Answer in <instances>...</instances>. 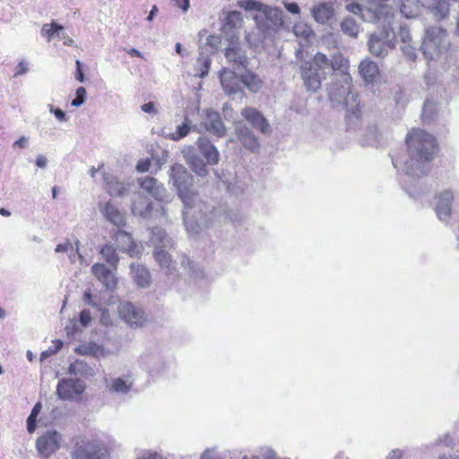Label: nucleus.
Returning a JSON list of instances; mask_svg holds the SVG:
<instances>
[{"label":"nucleus","instance_id":"1","mask_svg":"<svg viewBox=\"0 0 459 459\" xmlns=\"http://www.w3.org/2000/svg\"><path fill=\"white\" fill-rule=\"evenodd\" d=\"M349 61L342 54H334L331 59L326 55L317 52L310 62H306L300 65L301 77L307 91H316L321 88L322 80L327 74L335 72H341L343 76L344 82L350 89L351 84V77L347 73Z\"/></svg>","mask_w":459,"mask_h":459},{"label":"nucleus","instance_id":"2","mask_svg":"<svg viewBox=\"0 0 459 459\" xmlns=\"http://www.w3.org/2000/svg\"><path fill=\"white\" fill-rule=\"evenodd\" d=\"M113 440L108 437H77L74 439L72 459H109Z\"/></svg>","mask_w":459,"mask_h":459},{"label":"nucleus","instance_id":"3","mask_svg":"<svg viewBox=\"0 0 459 459\" xmlns=\"http://www.w3.org/2000/svg\"><path fill=\"white\" fill-rule=\"evenodd\" d=\"M406 144L417 160L430 161L438 152L436 138L420 128H412L406 136Z\"/></svg>","mask_w":459,"mask_h":459},{"label":"nucleus","instance_id":"4","mask_svg":"<svg viewBox=\"0 0 459 459\" xmlns=\"http://www.w3.org/2000/svg\"><path fill=\"white\" fill-rule=\"evenodd\" d=\"M117 312L122 320L134 327H142L146 323L144 311L129 301L121 302Z\"/></svg>","mask_w":459,"mask_h":459},{"label":"nucleus","instance_id":"5","mask_svg":"<svg viewBox=\"0 0 459 459\" xmlns=\"http://www.w3.org/2000/svg\"><path fill=\"white\" fill-rule=\"evenodd\" d=\"M85 385L79 379L63 378L56 386V394L62 400H74L84 392Z\"/></svg>","mask_w":459,"mask_h":459},{"label":"nucleus","instance_id":"6","mask_svg":"<svg viewBox=\"0 0 459 459\" xmlns=\"http://www.w3.org/2000/svg\"><path fill=\"white\" fill-rule=\"evenodd\" d=\"M60 447V437L56 431H48L38 437L36 448L44 458H48Z\"/></svg>","mask_w":459,"mask_h":459},{"label":"nucleus","instance_id":"7","mask_svg":"<svg viewBox=\"0 0 459 459\" xmlns=\"http://www.w3.org/2000/svg\"><path fill=\"white\" fill-rule=\"evenodd\" d=\"M201 126L205 131L218 138L225 135L226 129L218 112L206 111L201 122Z\"/></svg>","mask_w":459,"mask_h":459},{"label":"nucleus","instance_id":"8","mask_svg":"<svg viewBox=\"0 0 459 459\" xmlns=\"http://www.w3.org/2000/svg\"><path fill=\"white\" fill-rule=\"evenodd\" d=\"M114 240L117 248L130 256L137 255L140 253L139 247L132 236L124 230H117L114 235Z\"/></svg>","mask_w":459,"mask_h":459},{"label":"nucleus","instance_id":"9","mask_svg":"<svg viewBox=\"0 0 459 459\" xmlns=\"http://www.w3.org/2000/svg\"><path fill=\"white\" fill-rule=\"evenodd\" d=\"M242 117L254 127L265 134L269 131L270 126L263 114L254 108H245L241 111Z\"/></svg>","mask_w":459,"mask_h":459},{"label":"nucleus","instance_id":"10","mask_svg":"<svg viewBox=\"0 0 459 459\" xmlns=\"http://www.w3.org/2000/svg\"><path fill=\"white\" fill-rule=\"evenodd\" d=\"M91 272L93 275L108 290L116 289L117 279L111 270L103 264L97 263L92 265Z\"/></svg>","mask_w":459,"mask_h":459},{"label":"nucleus","instance_id":"11","mask_svg":"<svg viewBox=\"0 0 459 459\" xmlns=\"http://www.w3.org/2000/svg\"><path fill=\"white\" fill-rule=\"evenodd\" d=\"M436 212L440 220H446L450 217L452 212V203L454 195L450 190H445L437 196Z\"/></svg>","mask_w":459,"mask_h":459},{"label":"nucleus","instance_id":"12","mask_svg":"<svg viewBox=\"0 0 459 459\" xmlns=\"http://www.w3.org/2000/svg\"><path fill=\"white\" fill-rule=\"evenodd\" d=\"M221 83L228 94H233L240 90L241 77L235 72L224 69L221 73Z\"/></svg>","mask_w":459,"mask_h":459},{"label":"nucleus","instance_id":"13","mask_svg":"<svg viewBox=\"0 0 459 459\" xmlns=\"http://www.w3.org/2000/svg\"><path fill=\"white\" fill-rule=\"evenodd\" d=\"M186 179L184 181L176 180L178 195L185 205L188 208L194 206L197 195L192 192L186 186L187 181L193 180V178L184 171Z\"/></svg>","mask_w":459,"mask_h":459},{"label":"nucleus","instance_id":"14","mask_svg":"<svg viewBox=\"0 0 459 459\" xmlns=\"http://www.w3.org/2000/svg\"><path fill=\"white\" fill-rule=\"evenodd\" d=\"M196 144L201 154L206 159L207 162L212 165L218 163L219 152L206 137H199Z\"/></svg>","mask_w":459,"mask_h":459},{"label":"nucleus","instance_id":"15","mask_svg":"<svg viewBox=\"0 0 459 459\" xmlns=\"http://www.w3.org/2000/svg\"><path fill=\"white\" fill-rule=\"evenodd\" d=\"M139 184L142 189L146 191L155 199H162L165 188L156 178L152 177H145L139 179Z\"/></svg>","mask_w":459,"mask_h":459},{"label":"nucleus","instance_id":"16","mask_svg":"<svg viewBox=\"0 0 459 459\" xmlns=\"http://www.w3.org/2000/svg\"><path fill=\"white\" fill-rule=\"evenodd\" d=\"M361 77L367 82H373L379 75V68L374 61L369 59L362 60L359 65Z\"/></svg>","mask_w":459,"mask_h":459},{"label":"nucleus","instance_id":"17","mask_svg":"<svg viewBox=\"0 0 459 459\" xmlns=\"http://www.w3.org/2000/svg\"><path fill=\"white\" fill-rule=\"evenodd\" d=\"M243 17L241 13L238 11L229 12L222 27V30L226 35L233 33L235 30L242 28Z\"/></svg>","mask_w":459,"mask_h":459},{"label":"nucleus","instance_id":"18","mask_svg":"<svg viewBox=\"0 0 459 459\" xmlns=\"http://www.w3.org/2000/svg\"><path fill=\"white\" fill-rule=\"evenodd\" d=\"M100 210L113 224L117 226L125 224L124 216L111 202H107L103 205L100 204Z\"/></svg>","mask_w":459,"mask_h":459},{"label":"nucleus","instance_id":"19","mask_svg":"<svg viewBox=\"0 0 459 459\" xmlns=\"http://www.w3.org/2000/svg\"><path fill=\"white\" fill-rule=\"evenodd\" d=\"M238 137L241 143L251 152H255L259 150L260 144L257 138L247 127L239 128Z\"/></svg>","mask_w":459,"mask_h":459},{"label":"nucleus","instance_id":"20","mask_svg":"<svg viewBox=\"0 0 459 459\" xmlns=\"http://www.w3.org/2000/svg\"><path fill=\"white\" fill-rule=\"evenodd\" d=\"M131 273L134 282L141 288L147 287L151 282V274L148 269L141 264H132Z\"/></svg>","mask_w":459,"mask_h":459},{"label":"nucleus","instance_id":"21","mask_svg":"<svg viewBox=\"0 0 459 459\" xmlns=\"http://www.w3.org/2000/svg\"><path fill=\"white\" fill-rule=\"evenodd\" d=\"M312 14L316 21L320 23L328 22L333 14V8L327 4H319L312 9Z\"/></svg>","mask_w":459,"mask_h":459},{"label":"nucleus","instance_id":"22","mask_svg":"<svg viewBox=\"0 0 459 459\" xmlns=\"http://www.w3.org/2000/svg\"><path fill=\"white\" fill-rule=\"evenodd\" d=\"M446 37V31L440 28H432L428 30L427 36L424 39V47L426 48H431V46H435L438 48V45L441 43L442 39Z\"/></svg>","mask_w":459,"mask_h":459},{"label":"nucleus","instance_id":"23","mask_svg":"<svg viewBox=\"0 0 459 459\" xmlns=\"http://www.w3.org/2000/svg\"><path fill=\"white\" fill-rule=\"evenodd\" d=\"M225 56L228 61L238 65L239 66H246L247 59L244 55L243 51L238 47H230L225 50Z\"/></svg>","mask_w":459,"mask_h":459},{"label":"nucleus","instance_id":"24","mask_svg":"<svg viewBox=\"0 0 459 459\" xmlns=\"http://www.w3.org/2000/svg\"><path fill=\"white\" fill-rule=\"evenodd\" d=\"M241 82L245 84V86L252 92H257L262 88L263 82L253 72L247 71L241 76Z\"/></svg>","mask_w":459,"mask_h":459},{"label":"nucleus","instance_id":"25","mask_svg":"<svg viewBox=\"0 0 459 459\" xmlns=\"http://www.w3.org/2000/svg\"><path fill=\"white\" fill-rule=\"evenodd\" d=\"M386 44L383 41V39L377 35L372 34L368 40V49L371 54L376 56H380L385 52Z\"/></svg>","mask_w":459,"mask_h":459},{"label":"nucleus","instance_id":"26","mask_svg":"<svg viewBox=\"0 0 459 459\" xmlns=\"http://www.w3.org/2000/svg\"><path fill=\"white\" fill-rule=\"evenodd\" d=\"M153 255L159 264L162 268L167 269L168 273H171L175 269L173 261L168 252L163 249H158L154 252Z\"/></svg>","mask_w":459,"mask_h":459},{"label":"nucleus","instance_id":"27","mask_svg":"<svg viewBox=\"0 0 459 459\" xmlns=\"http://www.w3.org/2000/svg\"><path fill=\"white\" fill-rule=\"evenodd\" d=\"M64 27L55 22L46 23L42 26L41 35L50 42L55 37H58L59 31L63 30Z\"/></svg>","mask_w":459,"mask_h":459},{"label":"nucleus","instance_id":"28","mask_svg":"<svg viewBox=\"0 0 459 459\" xmlns=\"http://www.w3.org/2000/svg\"><path fill=\"white\" fill-rule=\"evenodd\" d=\"M100 254L102 255L105 261L114 267V269L117 268V264L118 263V255L117 254L116 248L112 247L111 245H104L100 248Z\"/></svg>","mask_w":459,"mask_h":459},{"label":"nucleus","instance_id":"29","mask_svg":"<svg viewBox=\"0 0 459 459\" xmlns=\"http://www.w3.org/2000/svg\"><path fill=\"white\" fill-rule=\"evenodd\" d=\"M419 2L414 0H403L400 10L406 18H412L418 14Z\"/></svg>","mask_w":459,"mask_h":459},{"label":"nucleus","instance_id":"30","mask_svg":"<svg viewBox=\"0 0 459 459\" xmlns=\"http://www.w3.org/2000/svg\"><path fill=\"white\" fill-rule=\"evenodd\" d=\"M42 408L41 403L39 402L37 403L33 409L31 410L30 414L29 415L27 419V429L30 433H33L37 427V418L39 413L40 412Z\"/></svg>","mask_w":459,"mask_h":459},{"label":"nucleus","instance_id":"31","mask_svg":"<svg viewBox=\"0 0 459 459\" xmlns=\"http://www.w3.org/2000/svg\"><path fill=\"white\" fill-rule=\"evenodd\" d=\"M342 30L351 37H356L359 32V26L353 19H344L341 23Z\"/></svg>","mask_w":459,"mask_h":459},{"label":"nucleus","instance_id":"32","mask_svg":"<svg viewBox=\"0 0 459 459\" xmlns=\"http://www.w3.org/2000/svg\"><path fill=\"white\" fill-rule=\"evenodd\" d=\"M132 383H127L126 380L118 377L113 380L111 390L118 393H127L131 388Z\"/></svg>","mask_w":459,"mask_h":459},{"label":"nucleus","instance_id":"33","mask_svg":"<svg viewBox=\"0 0 459 459\" xmlns=\"http://www.w3.org/2000/svg\"><path fill=\"white\" fill-rule=\"evenodd\" d=\"M238 6L247 11H260L261 4L255 0H240L238 3Z\"/></svg>","mask_w":459,"mask_h":459},{"label":"nucleus","instance_id":"34","mask_svg":"<svg viewBox=\"0 0 459 459\" xmlns=\"http://www.w3.org/2000/svg\"><path fill=\"white\" fill-rule=\"evenodd\" d=\"M190 131V126L187 122L183 123L181 126H178L177 131L173 133L172 139L179 140L185 137Z\"/></svg>","mask_w":459,"mask_h":459},{"label":"nucleus","instance_id":"35","mask_svg":"<svg viewBox=\"0 0 459 459\" xmlns=\"http://www.w3.org/2000/svg\"><path fill=\"white\" fill-rule=\"evenodd\" d=\"M126 190L124 185L119 182H116L114 185L109 184L108 188V192L111 195H123Z\"/></svg>","mask_w":459,"mask_h":459},{"label":"nucleus","instance_id":"36","mask_svg":"<svg viewBox=\"0 0 459 459\" xmlns=\"http://www.w3.org/2000/svg\"><path fill=\"white\" fill-rule=\"evenodd\" d=\"M85 97H86V90H85V88L84 87H79L76 90V97H75L74 100H73L72 105L74 107H79L80 105H82L84 102Z\"/></svg>","mask_w":459,"mask_h":459},{"label":"nucleus","instance_id":"37","mask_svg":"<svg viewBox=\"0 0 459 459\" xmlns=\"http://www.w3.org/2000/svg\"><path fill=\"white\" fill-rule=\"evenodd\" d=\"M90 355L94 356L96 358L102 357L105 355V350L102 346L95 342H91Z\"/></svg>","mask_w":459,"mask_h":459},{"label":"nucleus","instance_id":"38","mask_svg":"<svg viewBox=\"0 0 459 459\" xmlns=\"http://www.w3.org/2000/svg\"><path fill=\"white\" fill-rule=\"evenodd\" d=\"M91 321V312L87 309L81 311L80 313V323L82 326H87Z\"/></svg>","mask_w":459,"mask_h":459},{"label":"nucleus","instance_id":"39","mask_svg":"<svg viewBox=\"0 0 459 459\" xmlns=\"http://www.w3.org/2000/svg\"><path fill=\"white\" fill-rule=\"evenodd\" d=\"M151 167V160L149 159H145V160H141L138 161L137 165H136V169L137 171L139 172H146L149 170Z\"/></svg>","mask_w":459,"mask_h":459},{"label":"nucleus","instance_id":"40","mask_svg":"<svg viewBox=\"0 0 459 459\" xmlns=\"http://www.w3.org/2000/svg\"><path fill=\"white\" fill-rule=\"evenodd\" d=\"M198 61H201L202 62V69H201V73L199 74L200 77H204L205 75H207L208 72H209V68H210V60L208 58H203V59H198Z\"/></svg>","mask_w":459,"mask_h":459},{"label":"nucleus","instance_id":"41","mask_svg":"<svg viewBox=\"0 0 459 459\" xmlns=\"http://www.w3.org/2000/svg\"><path fill=\"white\" fill-rule=\"evenodd\" d=\"M75 65H76V71H75V75H74L75 79L78 80L79 82H84V74L82 69V64L79 60H76Z\"/></svg>","mask_w":459,"mask_h":459},{"label":"nucleus","instance_id":"42","mask_svg":"<svg viewBox=\"0 0 459 459\" xmlns=\"http://www.w3.org/2000/svg\"><path fill=\"white\" fill-rule=\"evenodd\" d=\"M72 248H73L72 243L69 240H67L65 243L58 244L56 247L55 251L56 253H65V252H67L69 249H72Z\"/></svg>","mask_w":459,"mask_h":459},{"label":"nucleus","instance_id":"43","mask_svg":"<svg viewBox=\"0 0 459 459\" xmlns=\"http://www.w3.org/2000/svg\"><path fill=\"white\" fill-rule=\"evenodd\" d=\"M91 342L81 344L75 349V352L80 355H90Z\"/></svg>","mask_w":459,"mask_h":459},{"label":"nucleus","instance_id":"44","mask_svg":"<svg viewBox=\"0 0 459 459\" xmlns=\"http://www.w3.org/2000/svg\"><path fill=\"white\" fill-rule=\"evenodd\" d=\"M440 9L443 13H441L440 17L445 18L448 13V6L447 4L445 1H438L437 3V5L434 7L435 10Z\"/></svg>","mask_w":459,"mask_h":459},{"label":"nucleus","instance_id":"45","mask_svg":"<svg viewBox=\"0 0 459 459\" xmlns=\"http://www.w3.org/2000/svg\"><path fill=\"white\" fill-rule=\"evenodd\" d=\"M136 459H164L161 455L157 452H148Z\"/></svg>","mask_w":459,"mask_h":459},{"label":"nucleus","instance_id":"46","mask_svg":"<svg viewBox=\"0 0 459 459\" xmlns=\"http://www.w3.org/2000/svg\"><path fill=\"white\" fill-rule=\"evenodd\" d=\"M142 110L145 113H149V114H154L156 113V109H155V107H154V104L153 102H148V103H145L142 106Z\"/></svg>","mask_w":459,"mask_h":459},{"label":"nucleus","instance_id":"47","mask_svg":"<svg viewBox=\"0 0 459 459\" xmlns=\"http://www.w3.org/2000/svg\"><path fill=\"white\" fill-rule=\"evenodd\" d=\"M285 8L287 9L288 12L293 14H298L300 12V9L296 3H289L285 5Z\"/></svg>","mask_w":459,"mask_h":459},{"label":"nucleus","instance_id":"48","mask_svg":"<svg viewBox=\"0 0 459 459\" xmlns=\"http://www.w3.org/2000/svg\"><path fill=\"white\" fill-rule=\"evenodd\" d=\"M177 1V5L181 8L183 11H187L189 6H190V3H189V0H176Z\"/></svg>","mask_w":459,"mask_h":459},{"label":"nucleus","instance_id":"49","mask_svg":"<svg viewBox=\"0 0 459 459\" xmlns=\"http://www.w3.org/2000/svg\"><path fill=\"white\" fill-rule=\"evenodd\" d=\"M348 10L353 13H359L361 12V7L358 4H351L347 6Z\"/></svg>","mask_w":459,"mask_h":459},{"label":"nucleus","instance_id":"50","mask_svg":"<svg viewBox=\"0 0 459 459\" xmlns=\"http://www.w3.org/2000/svg\"><path fill=\"white\" fill-rule=\"evenodd\" d=\"M36 164L39 168H45L47 165V159L44 156H38L36 160Z\"/></svg>","mask_w":459,"mask_h":459},{"label":"nucleus","instance_id":"51","mask_svg":"<svg viewBox=\"0 0 459 459\" xmlns=\"http://www.w3.org/2000/svg\"><path fill=\"white\" fill-rule=\"evenodd\" d=\"M126 52L131 56H136V57H141V58L143 57L142 53L140 51H138L137 49H135V48L127 49Z\"/></svg>","mask_w":459,"mask_h":459},{"label":"nucleus","instance_id":"52","mask_svg":"<svg viewBox=\"0 0 459 459\" xmlns=\"http://www.w3.org/2000/svg\"><path fill=\"white\" fill-rule=\"evenodd\" d=\"M401 36L403 38V40L405 42V41H409L411 39V37H410V34H409V31L405 29V28H401Z\"/></svg>","mask_w":459,"mask_h":459},{"label":"nucleus","instance_id":"53","mask_svg":"<svg viewBox=\"0 0 459 459\" xmlns=\"http://www.w3.org/2000/svg\"><path fill=\"white\" fill-rule=\"evenodd\" d=\"M54 114L61 121L65 119V113L63 110L59 109V108H56L54 111Z\"/></svg>","mask_w":459,"mask_h":459},{"label":"nucleus","instance_id":"54","mask_svg":"<svg viewBox=\"0 0 459 459\" xmlns=\"http://www.w3.org/2000/svg\"><path fill=\"white\" fill-rule=\"evenodd\" d=\"M26 145V139L22 136L21 137L20 139H18L14 143H13V146L16 147H20V148H24Z\"/></svg>","mask_w":459,"mask_h":459},{"label":"nucleus","instance_id":"55","mask_svg":"<svg viewBox=\"0 0 459 459\" xmlns=\"http://www.w3.org/2000/svg\"><path fill=\"white\" fill-rule=\"evenodd\" d=\"M83 298H84V301L87 303V304H91L92 303V297H91V293L90 290H87L84 292L83 294Z\"/></svg>","mask_w":459,"mask_h":459},{"label":"nucleus","instance_id":"56","mask_svg":"<svg viewBox=\"0 0 459 459\" xmlns=\"http://www.w3.org/2000/svg\"><path fill=\"white\" fill-rule=\"evenodd\" d=\"M157 12H158L157 6L153 5L152 10H151V12H150V13H149V15H148V17H147V20L148 21H152L153 19L154 15L157 13Z\"/></svg>","mask_w":459,"mask_h":459},{"label":"nucleus","instance_id":"57","mask_svg":"<svg viewBox=\"0 0 459 459\" xmlns=\"http://www.w3.org/2000/svg\"><path fill=\"white\" fill-rule=\"evenodd\" d=\"M26 71H27V69L24 66V65L22 63H20L19 65H18V70L15 73V75L22 74L25 73Z\"/></svg>","mask_w":459,"mask_h":459},{"label":"nucleus","instance_id":"58","mask_svg":"<svg viewBox=\"0 0 459 459\" xmlns=\"http://www.w3.org/2000/svg\"><path fill=\"white\" fill-rule=\"evenodd\" d=\"M201 459H215L211 452L205 451L202 456Z\"/></svg>","mask_w":459,"mask_h":459},{"label":"nucleus","instance_id":"59","mask_svg":"<svg viewBox=\"0 0 459 459\" xmlns=\"http://www.w3.org/2000/svg\"><path fill=\"white\" fill-rule=\"evenodd\" d=\"M194 170L198 173L199 175H205L206 174V169H205V167L204 165H202L199 169H194Z\"/></svg>","mask_w":459,"mask_h":459},{"label":"nucleus","instance_id":"60","mask_svg":"<svg viewBox=\"0 0 459 459\" xmlns=\"http://www.w3.org/2000/svg\"><path fill=\"white\" fill-rule=\"evenodd\" d=\"M54 342H55V344H56V351L60 350V349H61V347L63 346V342H62V341H60V340H56V341H55Z\"/></svg>","mask_w":459,"mask_h":459},{"label":"nucleus","instance_id":"61","mask_svg":"<svg viewBox=\"0 0 459 459\" xmlns=\"http://www.w3.org/2000/svg\"><path fill=\"white\" fill-rule=\"evenodd\" d=\"M0 214L3 215V216H9L10 215V212L7 211L4 208H0Z\"/></svg>","mask_w":459,"mask_h":459},{"label":"nucleus","instance_id":"62","mask_svg":"<svg viewBox=\"0 0 459 459\" xmlns=\"http://www.w3.org/2000/svg\"><path fill=\"white\" fill-rule=\"evenodd\" d=\"M176 52H177L178 54H179V55L181 54V52H182V47H181V44H180V43H177V44H176Z\"/></svg>","mask_w":459,"mask_h":459},{"label":"nucleus","instance_id":"63","mask_svg":"<svg viewBox=\"0 0 459 459\" xmlns=\"http://www.w3.org/2000/svg\"><path fill=\"white\" fill-rule=\"evenodd\" d=\"M56 195H57V187L56 186H54L52 188V197L55 199L56 198Z\"/></svg>","mask_w":459,"mask_h":459},{"label":"nucleus","instance_id":"64","mask_svg":"<svg viewBox=\"0 0 459 459\" xmlns=\"http://www.w3.org/2000/svg\"><path fill=\"white\" fill-rule=\"evenodd\" d=\"M186 264H187L189 267H191V262H190V260H189L187 257H184V259L182 260V264H186Z\"/></svg>","mask_w":459,"mask_h":459}]
</instances>
